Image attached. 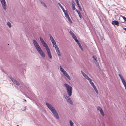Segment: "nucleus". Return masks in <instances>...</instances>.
<instances>
[{
	"label": "nucleus",
	"mask_w": 126,
	"mask_h": 126,
	"mask_svg": "<svg viewBox=\"0 0 126 126\" xmlns=\"http://www.w3.org/2000/svg\"><path fill=\"white\" fill-rule=\"evenodd\" d=\"M33 42L38 53L41 56L43 57H45V55L36 41L35 40H33Z\"/></svg>",
	"instance_id": "1"
},
{
	"label": "nucleus",
	"mask_w": 126,
	"mask_h": 126,
	"mask_svg": "<svg viewBox=\"0 0 126 126\" xmlns=\"http://www.w3.org/2000/svg\"><path fill=\"white\" fill-rule=\"evenodd\" d=\"M46 104L47 107L53 114L54 116L56 119H58L59 117L58 114L53 106L51 104L48 102H46Z\"/></svg>",
	"instance_id": "2"
},
{
	"label": "nucleus",
	"mask_w": 126,
	"mask_h": 126,
	"mask_svg": "<svg viewBox=\"0 0 126 126\" xmlns=\"http://www.w3.org/2000/svg\"><path fill=\"white\" fill-rule=\"evenodd\" d=\"M40 39L43 46L46 48V51L48 53L49 57L50 59H52V56L50 49L49 48L48 46L44 41L41 37H40Z\"/></svg>",
	"instance_id": "3"
},
{
	"label": "nucleus",
	"mask_w": 126,
	"mask_h": 126,
	"mask_svg": "<svg viewBox=\"0 0 126 126\" xmlns=\"http://www.w3.org/2000/svg\"><path fill=\"white\" fill-rule=\"evenodd\" d=\"M64 85L66 87L68 95L69 97L71 96L72 95V88L70 85L66 83L64 84Z\"/></svg>",
	"instance_id": "4"
},
{
	"label": "nucleus",
	"mask_w": 126,
	"mask_h": 126,
	"mask_svg": "<svg viewBox=\"0 0 126 126\" xmlns=\"http://www.w3.org/2000/svg\"><path fill=\"white\" fill-rule=\"evenodd\" d=\"M60 70L69 80H71V78L69 75L61 66H60Z\"/></svg>",
	"instance_id": "5"
},
{
	"label": "nucleus",
	"mask_w": 126,
	"mask_h": 126,
	"mask_svg": "<svg viewBox=\"0 0 126 126\" xmlns=\"http://www.w3.org/2000/svg\"><path fill=\"white\" fill-rule=\"evenodd\" d=\"M64 97L67 102L72 105L73 104V102L71 100V98H70L69 96H68L66 94L64 95Z\"/></svg>",
	"instance_id": "6"
},
{
	"label": "nucleus",
	"mask_w": 126,
	"mask_h": 126,
	"mask_svg": "<svg viewBox=\"0 0 126 126\" xmlns=\"http://www.w3.org/2000/svg\"><path fill=\"white\" fill-rule=\"evenodd\" d=\"M2 7L4 10L7 9L6 3L5 0H0Z\"/></svg>",
	"instance_id": "7"
},
{
	"label": "nucleus",
	"mask_w": 126,
	"mask_h": 126,
	"mask_svg": "<svg viewBox=\"0 0 126 126\" xmlns=\"http://www.w3.org/2000/svg\"><path fill=\"white\" fill-rule=\"evenodd\" d=\"M97 110L100 112L101 114L103 116H105L104 113L101 108L99 106H98L97 107Z\"/></svg>",
	"instance_id": "8"
},
{
	"label": "nucleus",
	"mask_w": 126,
	"mask_h": 126,
	"mask_svg": "<svg viewBox=\"0 0 126 126\" xmlns=\"http://www.w3.org/2000/svg\"><path fill=\"white\" fill-rule=\"evenodd\" d=\"M10 79L15 84L17 85H19L20 84L18 81H17L16 79H14L12 77H10Z\"/></svg>",
	"instance_id": "9"
},
{
	"label": "nucleus",
	"mask_w": 126,
	"mask_h": 126,
	"mask_svg": "<svg viewBox=\"0 0 126 126\" xmlns=\"http://www.w3.org/2000/svg\"><path fill=\"white\" fill-rule=\"evenodd\" d=\"M89 82L91 84V86L93 87V88H94V90L95 91L97 94H98V91L97 90L96 86L94 85V84L91 81H90Z\"/></svg>",
	"instance_id": "10"
},
{
	"label": "nucleus",
	"mask_w": 126,
	"mask_h": 126,
	"mask_svg": "<svg viewBox=\"0 0 126 126\" xmlns=\"http://www.w3.org/2000/svg\"><path fill=\"white\" fill-rule=\"evenodd\" d=\"M92 58L94 60V62L95 63L96 65L97 66H99V63L98 62H97V57L95 56H93Z\"/></svg>",
	"instance_id": "11"
},
{
	"label": "nucleus",
	"mask_w": 126,
	"mask_h": 126,
	"mask_svg": "<svg viewBox=\"0 0 126 126\" xmlns=\"http://www.w3.org/2000/svg\"><path fill=\"white\" fill-rule=\"evenodd\" d=\"M56 50V51L58 55L60 57L61 56V53L58 47H57V48L55 49Z\"/></svg>",
	"instance_id": "12"
},
{
	"label": "nucleus",
	"mask_w": 126,
	"mask_h": 126,
	"mask_svg": "<svg viewBox=\"0 0 126 126\" xmlns=\"http://www.w3.org/2000/svg\"><path fill=\"white\" fill-rule=\"evenodd\" d=\"M50 37L51 41L52 42V44H55V43H56V42L55 41V40L53 37L50 34Z\"/></svg>",
	"instance_id": "13"
},
{
	"label": "nucleus",
	"mask_w": 126,
	"mask_h": 126,
	"mask_svg": "<svg viewBox=\"0 0 126 126\" xmlns=\"http://www.w3.org/2000/svg\"><path fill=\"white\" fill-rule=\"evenodd\" d=\"M63 12L64 13L65 17L66 18H67L69 17L68 14V11L67 10H65V11Z\"/></svg>",
	"instance_id": "14"
},
{
	"label": "nucleus",
	"mask_w": 126,
	"mask_h": 126,
	"mask_svg": "<svg viewBox=\"0 0 126 126\" xmlns=\"http://www.w3.org/2000/svg\"><path fill=\"white\" fill-rule=\"evenodd\" d=\"M112 24L114 25H118L119 24V22L117 21H112Z\"/></svg>",
	"instance_id": "15"
},
{
	"label": "nucleus",
	"mask_w": 126,
	"mask_h": 126,
	"mask_svg": "<svg viewBox=\"0 0 126 126\" xmlns=\"http://www.w3.org/2000/svg\"><path fill=\"white\" fill-rule=\"evenodd\" d=\"M58 4L60 6L61 8L62 9L63 11L64 12L65 11V10L64 9V8H63V6L61 5V4L59 3H58Z\"/></svg>",
	"instance_id": "16"
},
{
	"label": "nucleus",
	"mask_w": 126,
	"mask_h": 126,
	"mask_svg": "<svg viewBox=\"0 0 126 126\" xmlns=\"http://www.w3.org/2000/svg\"><path fill=\"white\" fill-rule=\"evenodd\" d=\"M53 47H54L55 49L57 48V47H58V46H57V45H56V43H55V44H53Z\"/></svg>",
	"instance_id": "17"
},
{
	"label": "nucleus",
	"mask_w": 126,
	"mask_h": 126,
	"mask_svg": "<svg viewBox=\"0 0 126 126\" xmlns=\"http://www.w3.org/2000/svg\"><path fill=\"white\" fill-rule=\"evenodd\" d=\"M41 3L45 7H47V6L44 3V2L43 1H41Z\"/></svg>",
	"instance_id": "18"
},
{
	"label": "nucleus",
	"mask_w": 126,
	"mask_h": 126,
	"mask_svg": "<svg viewBox=\"0 0 126 126\" xmlns=\"http://www.w3.org/2000/svg\"><path fill=\"white\" fill-rule=\"evenodd\" d=\"M69 33L71 34V35L72 36V37H73V36H74V35H75L74 34V33L71 31H70V32H69Z\"/></svg>",
	"instance_id": "19"
},
{
	"label": "nucleus",
	"mask_w": 126,
	"mask_h": 126,
	"mask_svg": "<svg viewBox=\"0 0 126 126\" xmlns=\"http://www.w3.org/2000/svg\"><path fill=\"white\" fill-rule=\"evenodd\" d=\"M69 123L70 125L71 126H73L74 124V123H73V122H72L71 120H70L69 121Z\"/></svg>",
	"instance_id": "20"
},
{
	"label": "nucleus",
	"mask_w": 126,
	"mask_h": 126,
	"mask_svg": "<svg viewBox=\"0 0 126 126\" xmlns=\"http://www.w3.org/2000/svg\"><path fill=\"white\" fill-rule=\"evenodd\" d=\"M7 25L8 26L9 28H10L11 26V23L9 22H8L7 23Z\"/></svg>",
	"instance_id": "21"
},
{
	"label": "nucleus",
	"mask_w": 126,
	"mask_h": 126,
	"mask_svg": "<svg viewBox=\"0 0 126 126\" xmlns=\"http://www.w3.org/2000/svg\"><path fill=\"white\" fill-rule=\"evenodd\" d=\"M72 6L73 10H74L75 9H76L75 8V5L73 3L72 4Z\"/></svg>",
	"instance_id": "22"
},
{
	"label": "nucleus",
	"mask_w": 126,
	"mask_h": 126,
	"mask_svg": "<svg viewBox=\"0 0 126 126\" xmlns=\"http://www.w3.org/2000/svg\"><path fill=\"white\" fill-rule=\"evenodd\" d=\"M67 18L68 19V21L70 22V23H72V22L71 21V19L69 17Z\"/></svg>",
	"instance_id": "23"
},
{
	"label": "nucleus",
	"mask_w": 126,
	"mask_h": 126,
	"mask_svg": "<svg viewBox=\"0 0 126 126\" xmlns=\"http://www.w3.org/2000/svg\"><path fill=\"white\" fill-rule=\"evenodd\" d=\"M87 79L89 80V82L92 81V79L88 76L86 79Z\"/></svg>",
	"instance_id": "24"
},
{
	"label": "nucleus",
	"mask_w": 126,
	"mask_h": 126,
	"mask_svg": "<svg viewBox=\"0 0 126 126\" xmlns=\"http://www.w3.org/2000/svg\"><path fill=\"white\" fill-rule=\"evenodd\" d=\"M26 106L23 107L22 108V109L23 110V111H24L26 110Z\"/></svg>",
	"instance_id": "25"
},
{
	"label": "nucleus",
	"mask_w": 126,
	"mask_h": 126,
	"mask_svg": "<svg viewBox=\"0 0 126 126\" xmlns=\"http://www.w3.org/2000/svg\"><path fill=\"white\" fill-rule=\"evenodd\" d=\"M78 14L80 19H81L82 18V16L81 15V14H80V13H79Z\"/></svg>",
	"instance_id": "26"
},
{
	"label": "nucleus",
	"mask_w": 126,
	"mask_h": 126,
	"mask_svg": "<svg viewBox=\"0 0 126 126\" xmlns=\"http://www.w3.org/2000/svg\"><path fill=\"white\" fill-rule=\"evenodd\" d=\"M83 76L85 79L87 78L88 77V76L85 74L84 75H83Z\"/></svg>",
	"instance_id": "27"
},
{
	"label": "nucleus",
	"mask_w": 126,
	"mask_h": 126,
	"mask_svg": "<svg viewBox=\"0 0 126 126\" xmlns=\"http://www.w3.org/2000/svg\"><path fill=\"white\" fill-rule=\"evenodd\" d=\"M122 16V17L123 18V19L126 22V18L125 17H124L123 16Z\"/></svg>",
	"instance_id": "28"
},
{
	"label": "nucleus",
	"mask_w": 126,
	"mask_h": 126,
	"mask_svg": "<svg viewBox=\"0 0 126 126\" xmlns=\"http://www.w3.org/2000/svg\"><path fill=\"white\" fill-rule=\"evenodd\" d=\"M75 1L77 3V5H79V1L78 0H75Z\"/></svg>",
	"instance_id": "29"
},
{
	"label": "nucleus",
	"mask_w": 126,
	"mask_h": 126,
	"mask_svg": "<svg viewBox=\"0 0 126 126\" xmlns=\"http://www.w3.org/2000/svg\"><path fill=\"white\" fill-rule=\"evenodd\" d=\"M79 47L82 51H83V50H84L83 49V48L81 46L80 47Z\"/></svg>",
	"instance_id": "30"
},
{
	"label": "nucleus",
	"mask_w": 126,
	"mask_h": 126,
	"mask_svg": "<svg viewBox=\"0 0 126 126\" xmlns=\"http://www.w3.org/2000/svg\"><path fill=\"white\" fill-rule=\"evenodd\" d=\"M75 41L77 43V44L79 42V41L77 39L76 40H75Z\"/></svg>",
	"instance_id": "31"
},
{
	"label": "nucleus",
	"mask_w": 126,
	"mask_h": 126,
	"mask_svg": "<svg viewBox=\"0 0 126 126\" xmlns=\"http://www.w3.org/2000/svg\"><path fill=\"white\" fill-rule=\"evenodd\" d=\"M78 44L79 46V47H80L81 46L80 44V43L79 42V43H78Z\"/></svg>",
	"instance_id": "32"
},
{
	"label": "nucleus",
	"mask_w": 126,
	"mask_h": 126,
	"mask_svg": "<svg viewBox=\"0 0 126 126\" xmlns=\"http://www.w3.org/2000/svg\"><path fill=\"white\" fill-rule=\"evenodd\" d=\"M72 37L74 39H75L77 38L75 36V35H74V36Z\"/></svg>",
	"instance_id": "33"
},
{
	"label": "nucleus",
	"mask_w": 126,
	"mask_h": 126,
	"mask_svg": "<svg viewBox=\"0 0 126 126\" xmlns=\"http://www.w3.org/2000/svg\"><path fill=\"white\" fill-rule=\"evenodd\" d=\"M81 72L82 73V75H84L85 74L83 71H81Z\"/></svg>",
	"instance_id": "34"
},
{
	"label": "nucleus",
	"mask_w": 126,
	"mask_h": 126,
	"mask_svg": "<svg viewBox=\"0 0 126 126\" xmlns=\"http://www.w3.org/2000/svg\"><path fill=\"white\" fill-rule=\"evenodd\" d=\"M76 11L78 13V14L79 13H80V12L77 9H76Z\"/></svg>",
	"instance_id": "35"
},
{
	"label": "nucleus",
	"mask_w": 126,
	"mask_h": 126,
	"mask_svg": "<svg viewBox=\"0 0 126 126\" xmlns=\"http://www.w3.org/2000/svg\"><path fill=\"white\" fill-rule=\"evenodd\" d=\"M79 9L80 10V11H82V8H81V7L80 8H79Z\"/></svg>",
	"instance_id": "36"
},
{
	"label": "nucleus",
	"mask_w": 126,
	"mask_h": 126,
	"mask_svg": "<svg viewBox=\"0 0 126 126\" xmlns=\"http://www.w3.org/2000/svg\"><path fill=\"white\" fill-rule=\"evenodd\" d=\"M123 29L126 31V28H123Z\"/></svg>",
	"instance_id": "37"
},
{
	"label": "nucleus",
	"mask_w": 126,
	"mask_h": 126,
	"mask_svg": "<svg viewBox=\"0 0 126 126\" xmlns=\"http://www.w3.org/2000/svg\"><path fill=\"white\" fill-rule=\"evenodd\" d=\"M78 7H79V8H80V7H81L80 5V6H78Z\"/></svg>",
	"instance_id": "38"
},
{
	"label": "nucleus",
	"mask_w": 126,
	"mask_h": 126,
	"mask_svg": "<svg viewBox=\"0 0 126 126\" xmlns=\"http://www.w3.org/2000/svg\"><path fill=\"white\" fill-rule=\"evenodd\" d=\"M77 39V38H76L74 39V40H75H75H76Z\"/></svg>",
	"instance_id": "39"
},
{
	"label": "nucleus",
	"mask_w": 126,
	"mask_h": 126,
	"mask_svg": "<svg viewBox=\"0 0 126 126\" xmlns=\"http://www.w3.org/2000/svg\"><path fill=\"white\" fill-rule=\"evenodd\" d=\"M77 5L78 6V7L79 6H80V5H79H79Z\"/></svg>",
	"instance_id": "40"
},
{
	"label": "nucleus",
	"mask_w": 126,
	"mask_h": 126,
	"mask_svg": "<svg viewBox=\"0 0 126 126\" xmlns=\"http://www.w3.org/2000/svg\"><path fill=\"white\" fill-rule=\"evenodd\" d=\"M17 126H19V125H17Z\"/></svg>",
	"instance_id": "41"
},
{
	"label": "nucleus",
	"mask_w": 126,
	"mask_h": 126,
	"mask_svg": "<svg viewBox=\"0 0 126 126\" xmlns=\"http://www.w3.org/2000/svg\"><path fill=\"white\" fill-rule=\"evenodd\" d=\"M25 101H26V100H25Z\"/></svg>",
	"instance_id": "42"
},
{
	"label": "nucleus",
	"mask_w": 126,
	"mask_h": 126,
	"mask_svg": "<svg viewBox=\"0 0 126 126\" xmlns=\"http://www.w3.org/2000/svg\"><path fill=\"white\" fill-rule=\"evenodd\" d=\"M72 126H73V125Z\"/></svg>",
	"instance_id": "43"
}]
</instances>
